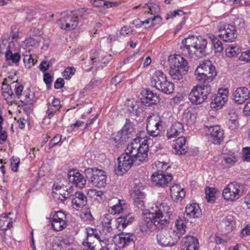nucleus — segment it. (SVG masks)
Listing matches in <instances>:
<instances>
[{"label": "nucleus", "mask_w": 250, "mask_h": 250, "mask_svg": "<svg viewBox=\"0 0 250 250\" xmlns=\"http://www.w3.org/2000/svg\"><path fill=\"white\" fill-rule=\"evenodd\" d=\"M162 122L161 118L159 116H149L146 125V130L148 134L152 137L159 136Z\"/></svg>", "instance_id": "12"}, {"label": "nucleus", "mask_w": 250, "mask_h": 250, "mask_svg": "<svg viewBox=\"0 0 250 250\" xmlns=\"http://www.w3.org/2000/svg\"><path fill=\"white\" fill-rule=\"evenodd\" d=\"M185 131L184 125L182 123L179 122H176L173 123L167 130V137L168 139H170L179 135Z\"/></svg>", "instance_id": "28"}, {"label": "nucleus", "mask_w": 250, "mask_h": 250, "mask_svg": "<svg viewBox=\"0 0 250 250\" xmlns=\"http://www.w3.org/2000/svg\"><path fill=\"white\" fill-rule=\"evenodd\" d=\"M90 2L96 7L105 6L107 8H109L115 5V4L113 2L105 1L104 0H90Z\"/></svg>", "instance_id": "45"}, {"label": "nucleus", "mask_w": 250, "mask_h": 250, "mask_svg": "<svg viewBox=\"0 0 250 250\" xmlns=\"http://www.w3.org/2000/svg\"><path fill=\"white\" fill-rule=\"evenodd\" d=\"M215 52L221 53L223 50V43L216 37L210 38Z\"/></svg>", "instance_id": "46"}, {"label": "nucleus", "mask_w": 250, "mask_h": 250, "mask_svg": "<svg viewBox=\"0 0 250 250\" xmlns=\"http://www.w3.org/2000/svg\"><path fill=\"white\" fill-rule=\"evenodd\" d=\"M87 178L90 179L92 184L98 188L104 187L106 184V176L105 172L96 167L88 168L84 170Z\"/></svg>", "instance_id": "5"}, {"label": "nucleus", "mask_w": 250, "mask_h": 250, "mask_svg": "<svg viewBox=\"0 0 250 250\" xmlns=\"http://www.w3.org/2000/svg\"><path fill=\"white\" fill-rule=\"evenodd\" d=\"M68 187L70 188L73 186L82 188L86 184V181L83 178V175L81 174L77 169H71L69 170L67 174Z\"/></svg>", "instance_id": "13"}, {"label": "nucleus", "mask_w": 250, "mask_h": 250, "mask_svg": "<svg viewBox=\"0 0 250 250\" xmlns=\"http://www.w3.org/2000/svg\"><path fill=\"white\" fill-rule=\"evenodd\" d=\"M205 131L208 139L214 144H219L224 140V131L218 125H205Z\"/></svg>", "instance_id": "11"}, {"label": "nucleus", "mask_w": 250, "mask_h": 250, "mask_svg": "<svg viewBox=\"0 0 250 250\" xmlns=\"http://www.w3.org/2000/svg\"><path fill=\"white\" fill-rule=\"evenodd\" d=\"M134 220L133 216L130 214L122 215L117 219V228L119 230L124 229L129 224H131Z\"/></svg>", "instance_id": "34"}, {"label": "nucleus", "mask_w": 250, "mask_h": 250, "mask_svg": "<svg viewBox=\"0 0 250 250\" xmlns=\"http://www.w3.org/2000/svg\"><path fill=\"white\" fill-rule=\"evenodd\" d=\"M35 95L29 88L24 91V95L20 99V102L23 105H32L35 102Z\"/></svg>", "instance_id": "39"}, {"label": "nucleus", "mask_w": 250, "mask_h": 250, "mask_svg": "<svg viewBox=\"0 0 250 250\" xmlns=\"http://www.w3.org/2000/svg\"><path fill=\"white\" fill-rule=\"evenodd\" d=\"M101 246L103 250H109V241L107 238H104L103 239H100L99 241H97Z\"/></svg>", "instance_id": "59"}, {"label": "nucleus", "mask_w": 250, "mask_h": 250, "mask_svg": "<svg viewBox=\"0 0 250 250\" xmlns=\"http://www.w3.org/2000/svg\"><path fill=\"white\" fill-rule=\"evenodd\" d=\"M13 213H2L0 216V229L6 230L10 229L13 226V219L11 217Z\"/></svg>", "instance_id": "32"}, {"label": "nucleus", "mask_w": 250, "mask_h": 250, "mask_svg": "<svg viewBox=\"0 0 250 250\" xmlns=\"http://www.w3.org/2000/svg\"><path fill=\"white\" fill-rule=\"evenodd\" d=\"M170 196L175 202L181 201L185 196V191L179 184H175L170 187Z\"/></svg>", "instance_id": "31"}, {"label": "nucleus", "mask_w": 250, "mask_h": 250, "mask_svg": "<svg viewBox=\"0 0 250 250\" xmlns=\"http://www.w3.org/2000/svg\"><path fill=\"white\" fill-rule=\"evenodd\" d=\"M128 140L127 137H125L122 132L119 131L116 133L112 135L110 141L112 145L119 147L120 145L124 144Z\"/></svg>", "instance_id": "35"}, {"label": "nucleus", "mask_w": 250, "mask_h": 250, "mask_svg": "<svg viewBox=\"0 0 250 250\" xmlns=\"http://www.w3.org/2000/svg\"><path fill=\"white\" fill-rule=\"evenodd\" d=\"M64 183H66L64 179H62L59 184L55 183L53 186V192L57 196L58 199L62 201L65 200L71 196L70 192L68 191V187L64 185Z\"/></svg>", "instance_id": "15"}, {"label": "nucleus", "mask_w": 250, "mask_h": 250, "mask_svg": "<svg viewBox=\"0 0 250 250\" xmlns=\"http://www.w3.org/2000/svg\"><path fill=\"white\" fill-rule=\"evenodd\" d=\"M225 52L228 57L232 58L239 53V48L235 46L229 47L226 49Z\"/></svg>", "instance_id": "53"}, {"label": "nucleus", "mask_w": 250, "mask_h": 250, "mask_svg": "<svg viewBox=\"0 0 250 250\" xmlns=\"http://www.w3.org/2000/svg\"><path fill=\"white\" fill-rule=\"evenodd\" d=\"M196 120V115L189 111L186 110L183 113L182 120L187 125H193Z\"/></svg>", "instance_id": "40"}, {"label": "nucleus", "mask_w": 250, "mask_h": 250, "mask_svg": "<svg viewBox=\"0 0 250 250\" xmlns=\"http://www.w3.org/2000/svg\"><path fill=\"white\" fill-rule=\"evenodd\" d=\"M229 90L227 88H220L211 103V107L215 110L222 108L228 100Z\"/></svg>", "instance_id": "14"}, {"label": "nucleus", "mask_w": 250, "mask_h": 250, "mask_svg": "<svg viewBox=\"0 0 250 250\" xmlns=\"http://www.w3.org/2000/svg\"><path fill=\"white\" fill-rule=\"evenodd\" d=\"M224 160L229 166H231L237 161V159L234 155H227L224 157Z\"/></svg>", "instance_id": "58"}, {"label": "nucleus", "mask_w": 250, "mask_h": 250, "mask_svg": "<svg viewBox=\"0 0 250 250\" xmlns=\"http://www.w3.org/2000/svg\"><path fill=\"white\" fill-rule=\"evenodd\" d=\"M47 109L46 111V117L49 119H51L55 114L59 111L60 109H58L54 106H52L50 104H47Z\"/></svg>", "instance_id": "52"}, {"label": "nucleus", "mask_w": 250, "mask_h": 250, "mask_svg": "<svg viewBox=\"0 0 250 250\" xmlns=\"http://www.w3.org/2000/svg\"><path fill=\"white\" fill-rule=\"evenodd\" d=\"M222 224L226 228V229L228 231H230L232 230L233 222L231 217H227L224 219L222 221Z\"/></svg>", "instance_id": "54"}, {"label": "nucleus", "mask_w": 250, "mask_h": 250, "mask_svg": "<svg viewBox=\"0 0 250 250\" xmlns=\"http://www.w3.org/2000/svg\"><path fill=\"white\" fill-rule=\"evenodd\" d=\"M134 235L131 233H122L115 238L116 246L120 249H124L126 246L134 243Z\"/></svg>", "instance_id": "20"}, {"label": "nucleus", "mask_w": 250, "mask_h": 250, "mask_svg": "<svg viewBox=\"0 0 250 250\" xmlns=\"http://www.w3.org/2000/svg\"><path fill=\"white\" fill-rule=\"evenodd\" d=\"M96 229L92 228H87L86 229L87 237L85 240H92L93 235L95 233Z\"/></svg>", "instance_id": "63"}, {"label": "nucleus", "mask_w": 250, "mask_h": 250, "mask_svg": "<svg viewBox=\"0 0 250 250\" xmlns=\"http://www.w3.org/2000/svg\"><path fill=\"white\" fill-rule=\"evenodd\" d=\"M20 160L18 157H12L11 159V166L12 170L16 172L18 170Z\"/></svg>", "instance_id": "56"}, {"label": "nucleus", "mask_w": 250, "mask_h": 250, "mask_svg": "<svg viewBox=\"0 0 250 250\" xmlns=\"http://www.w3.org/2000/svg\"><path fill=\"white\" fill-rule=\"evenodd\" d=\"M156 20H159V21H160L161 18L159 15L155 16L152 18H148L145 21H142L143 26L145 24H148L150 22L151 23L152 25H154L155 24L154 21Z\"/></svg>", "instance_id": "61"}, {"label": "nucleus", "mask_w": 250, "mask_h": 250, "mask_svg": "<svg viewBox=\"0 0 250 250\" xmlns=\"http://www.w3.org/2000/svg\"><path fill=\"white\" fill-rule=\"evenodd\" d=\"M244 186L237 182L229 183L223 189L222 195L224 199L228 201H235L243 194Z\"/></svg>", "instance_id": "3"}, {"label": "nucleus", "mask_w": 250, "mask_h": 250, "mask_svg": "<svg viewBox=\"0 0 250 250\" xmlns=\"http://www.w3.org/2000/svg\"><path fill=\"white\" fill-rule=\"evenodd\" d=\"M80 216L84 221H91L93 220V217L89 208L83 209L81 211Z\"/></svg>", "instance_id": "49"}, {"label": "nucleus", "mask_w": 250, "mask_h": 250, "mask_svg": "<svg viewBox=\"0 0 250 250\" xmlns=\"http://www.w3.org/2000/svg\"><path fill=\"white\" fill-rule=\"evenodd\" d=\"M219 37L224 42H232L237 37V31L235 27L229 24H220L219 26Z\"/></svg>", "instance_id": "9"}, {"label": "nucleus", "mask_w": 250, "mask_h": 250, "mask_svg": "<svg viewBox=\"0 0 250 250\" xmlns=\"http://www.w3.org/2000/svg\"><path fill=\"white\" fill-rule=\"evenodd\" d=\"M118 160V165L115 170L116 173L118 175L123 174L133 165H135V162L127 148L125 150V152L119 157Z\"/></svg>", "instance_id": "8"}, {"label": "nucleus", "mask_w": 250, "mask_h": 250, "mask_svg": "<svg viewBox=\"0 0 250 250\" xmlns=\"http://www.w3.org/2000/svg\"><path fill=\"white\" fill-rule=\"evenodd\" d=\"M125 136L127 137V139L131 138L134 133V129L133 127V123L128 119H126L125 123L122 128L120 130Z\"/></svg>", "instance_id": "37"}, {"label": "nucleus", "mask_w": 250, "mask_h": 250, "mask_svg": "<svg viewBox=\"0 0 250 250\" xmlns=\"http://www.w3.org/2000/svg\"><path fill=\"white\" fill-rule=\"evenodd\" d=\"M131 196L133 199L134 202L137 204L138 205L141 206H143V198L144 196V193L139 190H134L131 193Z\"/></svg>", "instance_id": "44"}, {"label": "nucleus", "mask_w": 250, "mask_h": 250, "mask_svg": "<svg viewBox=\"0 0 250 250\" xmlns=\"http://www.w3.org/2000/svg\"><path fill=\"white\" fill-rule=\"evenodd\" d=\"M172 176L171 174L166 175L162 171L159 170L151 176V180L156 186L165 187L172 181Z\"/></svg>", "instance_id": "18"}, {"label": "nucleus", "mask_w": 250, "mask_h": 250, "mask_svg": "<svg viewBox=\"0 0 250 250\" xmlns=\"http://www.w3.org/2000/svg\"><path fill=\"white\" fill-rule=\"evenodd\" d=\"M205 85H197L194 86L188 94V100L192 104L198 105L204 103L207 99L209 91Z\"/></svg>", "instance_id": "7"}, {"label": "nucleus", "mask_w": 250, "mask_h": 250, "mask_svg": "<svg viewBox=\"0 0 250 250\" xmlns=\"http://www.w3.org/2000/svg\"><path fill=\"white\" fill-rule=\"evenodd\" d=\"M133 30L129 26H124L120 30V34L121 35L126 37L129 36L132 34Z\"/></svg>", "instance_id": "57"}, {"label": "nucleus", "mask_w": 250, "mask_h": 250, "mask_svg": "<svg viewBox=\"0 0 250 250\" xmlns=\"http://www.w3.org/2000/svg\"><path fill=\"white\" fill-rule=\"evenodd\" d=\"M156 7L158 8V6L154 3H149L143 6H141V5L135 6L134 7V9H137L139 8L144 13L153 14L155 13Z\"/></svg>", "instance_id": "42"}, {"label": "nucleus", "mask_w": 250, "mask_h": 250, "mask_svg": "<svg viewBox=\"0 0 250 250\" xmlns=\"http://www.w3.org/2000/svg\"><path fill=\"white\" fill-rule=\"evenodd\" d=\"M5 79L2 83L1 87V93L3 97L9 105H12L15 101V95L11 86L6 83Z\"/></svg>", "instance_id": "26"}, {"label": "nucleus", "mask_w": 250, "mask_h": 250, "mask_svg": "<svg viewBox=\"0 0 250 250\" xmlns=\"http://www.w3.org/2000/svg\"><path fill=\"white\" fill-rule=\"evenodd\" d=\"M64 84V80L62 78H58L54 84V87L56 89L62 88Z\"/></svg>", "instance_id": "64"}, {"label": "nucleus", "mask_w": 250, "mask_h": 250, "mask_svg": "<svg viewBox=\"0 0 250 250\" xmlns=\"http://www.w3.org/2000/svg\"><path fill=\"white\" fill-rule=\"evenodd\" d=\"M201 215V210L198 204L194 203L187 206L184 218L187 221L191 223L193 219L200 218Z\"/></svg>", "instance_id": "17"}, {"label": "nucleus", "mask_w": 250, "mask_h": 250, "mask_svg": "<svg viewBox=\"0 0 250 250\" xmlns=\"http://www.w3.org/2000/svg\"><path fill=\"white\" fill-rule=\"evenodd\" d=\"M76 69L73 67H67L63 72V77L66 80L70 79L75 74Z\"/></svg>", "instance_id": "55"}, {"label": "nucleus", "mask_w": 250, "mask_h": 250, "mask_svg": "<svg viewBox=\"0 0 250 250\" xmlns=\"http://www.w3.org/2000/svg\"><path fill=\"white\" fill-rule=\"evenodd\" d=\"M169 65L177 67L183 69V71H188V63L186 60L180 55H177L168 60Z\"/></svg>", "instance_id": "30"}, {"label": "nucleus", "mask_w": 250, "mask_h": 250, "mask_svg": "<svg viewBox=\"0 0 250 250\" xmlns=\"http://www.w3.org/2000/svg\"><path fill=\"white\" fill-rule=\"evenodd\" d=\"M20 55L16 53L13 54L11 50L8 49L5 53V59L7 61H12L14 63H17L20 60Z\"/></svg>", "instance_id": "47"}, {"label": "nucleus", "mask_w": 250, "mask_h": 250, "mask_svg": "<svg viewBox=\"0 0 250 250\" xmlns=\"http://www.w3.org/2000/svg\"><path fill=\"white\" fill-rule=\"evenodd\" d=\"M180 235L174 230H164L157 234V243L162 247H171L178 242Z\"/></svg>", "instance_id": "6"}, {"label": "nucleus", "mask_w": 250, "mask_h": 250, "mask_svg": "<svg viewBox=\"0 0 250 250\" xmlns=\"http://www.w3.org/2000/svg\"><path fill=\"white\" fill-rule=\"evenodd\" d=\"M186 138L185 137H180L175 140L172 146L173 148V153L176 155H184L187 152L188 147L186 146Z\"/></svg>", "instance_id": "22"}, {"label": "nucleus", "mask_w": 250, "mask_h": 250, "mask_svg": "<svg viewBox=\"0 0 250 250\" xmlns=\"http://www.w3.org/2000/svg\"><path fill=\"white\" fill-rule=\"evenodd\" d=\"M160 101L159 96L149 90H146L142 103L146 106L157 104Z\"/></svg>", "instance_id": "29"}, {"label": "nucleus", "mask_w": 250, "mask_h": 250, "mask_svg": "<svg viewBox=\"0 0 250 250\" xmlns=\"http://www.w3.org/2000/svg\"><path fill=\"white\" fill-rule=\"evenodd\" d=\"M154 212L149 211L140 224L142 231L162 229L167 226L174 218L173 208L167 203H162L155 206Z\"/></svg>", "instance_id": "1"}, {"label": "nucleus", "mask_w": 250, "mask_h": 250, "mask_svg": "<svg viewBox=\"0 0 250 250\" xmlns=\"http://www.w3.org/2000/svg\"><path fill=\"white\" fill-rule=\"evenodd\" d=\"M87 194L91 198H93L96 200H99V199H102V196L104 195V193L100 190L90 189L88 190Z\"/></svg>", "instance_id": "51"}, {"label": "nucleus", "mask_w": 250, "mask_h": 250, "mask_svg": "<svg viewBox=\"0 0 250 250\" xmlns=\"http://www.w3.org/2000/svg\"><path fill=\"white\" fill-rule=\"evenodd\" d=\"M243 159L245 161H250V147H246L243 149Z\"/></svg>", "instance_id": "62"}, {"label": "nucleus", "mask_w": 250, "mask_h": 250, "mask_svg": "<svg viewBox=\"0 0 250 250\" xmlns=\"http://www.w3.org/2000/svg\"><path fill=\"white\" fill-rule=\"evenodd\" d=\"M167 80L166 75L162 71L157 70L151 78V85L159 90Z\"/></svg>", "instance_id": "27"}, {"label": "nucleus", "mask_w": 250, "mask_h": 250, "mask_svg": "<svg viewBox=\"0 0 250 250\" xmlns=\"http://www.w3.org/2000/svg\"><path fill=\"white\" fill-rule=\"evenodd\" d=\"M250 91L245 87L237 88L233 93V99L236 103L241 104L250 98Z\"/></svg>", "instance_id": "19"}, {"label": "nucleus", "mask_w": 250, "mask_h": 250, "mask_svg": "<svg viewBox=\"0 0 250 250\" xmlns=\"http://www.w3.org/2000/svg\"><path fill=\"white\" fill-rule=\"evenodd\" d=\"M52 228L56 231L63 230L66 228L68 220L66 214L62 211H58L51 214Z\"/></svg>", "instance_id": "10"}, {"label": "nucleus", "mask_w": 250, "mask_h": 250, "mask_svg": "<svg viewBox=\"0 0 250 250\" xmlns=\"http://www.w3.org/2000/svg\"><path fill=\"white\" fill-rule=\"evenodd\" d=\"M195 71L203 74H207L208 76L212 75L213 77H215L217 74L215 66L211 64L210 61H205L200 63Z\"/></svg>", "instance_id": "23"}, {"label": "nucleus", "mask_w": 250, "mask_h": 250, "mask_svg": "<svg viewBox=\"0 0 250 250\" xmlns=\"http://www.w3.org/2000/svg\"><path fill=\"white\" fill-rule=\"evenodd\" d=\"M196 41V37L189 36L183 40L182 45L180 46L183 55L188 56L191 58L195 57V52L193 51L195 42Z\"/></svg>", "instance_id": "16"}, {"label": "nucleus", "mask_w": 250, "mask_h": 250, "mask_svg": "<svg viewBox=\"0 0 250 250\" xmlns=\"http://www.w3.org/2000/svg\"><path fill=\"white\" fill-rule=\"evenodd\" d=\"M78 13L70 12L63 16L58 21L60 27L62 29L72 30L75 29L78 24V16L82 14V16L86 11L84 9L79 10Z\"/></svg>", "instance_id": "4"}, {"label": "nucleus", "mask_w": 250, "mask_h": 250, "mask_svg": "<svg viewBox=\"0 0 250 250\" xmlns=\"http://www.w3.org/2000/svg\"><path fill=\"white\" fill-rule=\"evenodd\" d=\"M23 61L25 66L27 68H30L35 63V60L32 58V55L29 52H27L26 54L24 55Z\"/></svg>", "instance_id": "48"}, {"label": "nucleus", "mask_w": 250, "mask_h": 250, "mask_svg": "<svg viewBox=\"0 0 250 250\" xmlns=\"http://www.w3.org/2000/svg\"><path fill=\"white\" fill-rule=\"evenodd\" d=\"M206 198L208 202H213L215 200V189L214 188H206Z\"/></svg>", "instance_id": "50"}, {"label": "nucleus", "mask_w": 250, "mask_h": 250, "mask_svg": "<svg viewBox=\"0 0 250 250\" xmlns=\"http://www.w3.org/2000/svg\"><path fill=\"white\" fill-rule=\"evenodd\" d=\"M111 206L108 208V211L110 214H119L124 210L126 207L125 201L118 199L116 198L111 199L109 202Z\"/></svg>", "instance_id": "21"}, {"label": "nucleus", "mask_w": 250, "mask_h": 250, "mask_svg": "<svg viewBox=\"0 0 250 250\" xmlns=\"http://www.w3.org/2000/svg\"><path fill=\"white\" fill-rule=\"evenodd\" d=\"M174 89V84L167 80L159 90L165 94H170L173 93Z\"/></svg>", "instance_id": "43"}, {"label": "nucleus", "mask_w": 250, "mask_h": 250, "mask_svg": "<svg viewBox=\"0 0 250 250\" xmlns=\"http://www.w3.org/2000/svg\"><path fill=\"white\" fill-rule=\"evenodd\" d=\"M195 77L196 80L199 83L207 86L208 84L212 82L214 79V77H213L212 75L208 76L207 74H203V73L198 72L196 71H195Z\"/></svg>", "instance_id": "36"}, {"label": "nucleus", "mask_w": 250, "mask_h": 250, "mask_svg": "<svg viewBox=\"0 0 250 250\" xmlns=\"http://www.w3.org/2000/svg\"><path fill=\"white\" fill-rule=\"evenodd\" d=\"M72 203L75 208H83L87 203V198L82 192H77L73 196Z\"/></svg>", "instance_id": "33"}, {"label": "nucleus", "mask_w": 250, "mask_h": 250, "mask_svg": "<svg viewBox=\"0 0 250 250\" xmlns=\"http://www.w3.org/2000/svg\"><path fill=\"white\" fill-rule=\"evenodd\" d=\"M187 72V71H183L182 69L170 65L169 73L173 80H180L182 79L184 75L186 74Z\"/></svg>", "instance_id": "38"}, {"label": "nucleus", "mask_w": 250, "mask_h": 250, "mask_svg": "<svg viewBox=\"0 0 250 250\" xmlns=\"http://www.w3.org/2000/svg\"><path fill=\"white\" fill-rule=\"evenodd\" d=\"M207 44L206 40L201 36L196 37V41L195 42V45L193 51L195 52V57L193 58L196 59L201 58L203 56Z\"/></svg>", "instance_id": "25"}, {"label": "nucleus", "mask_w": 250, "mask_h": 250, "mask_svg": "<svg viewBox=\"0 0 250 250\" xmlns=\"http://www.w3.org/2000/svg\"><path fill=\"white\" fill-rule=\"evenodd\" d=\"M126 148L135 162V166L140 165L147 160L149 148L146 140L140 144L137 139H134Z\"/></svg>", "instance_id": "2"}, {"label": "nucleus", "mask_w": 250, "mask_h": 250, "mask_svg": "<svg viewBox=\"0 0 250 250\" xmlns=\"http://www.w3.org/2000/svg\"><path fill=\"white\" fill-rule=\"evenodd\" d=\"M92 240H83L82 242L83 246L87 247V250H94L95 244L96 242H91Z\"/></svg>", "instance_id": "60"}, {"label": "nucleus", "mask_w": 250, "mask_h": 250, "mask_svg": "<svg viewBox=\"0 0 250 250\" xmlns=\"http://www.w3.org/2000/svg\"><path fill=\"white\" fill-rule=\"evenodd\" d=\"M182 250H198V240L193 236H187L182 240Z\"/></svg>", "instance_id": "24"}, {"label": "nucleus", "mask_w": 250, "mask_h": 250, "mask_svg": "<svg viewBox=\"0 0 250 250\" xmlns=\"http://www.w3.org/2000/svg\"><path fill=\"white\" fill-rule=\"evenodd\" d=\"M185 220L184 217L183 218L179 217L175 221V226L178 231L177 233L180 235V237L182 234L185 233L186 231L187 226L186 225Z\"/></svg>", "instance_id": "41"}]
</instances>
